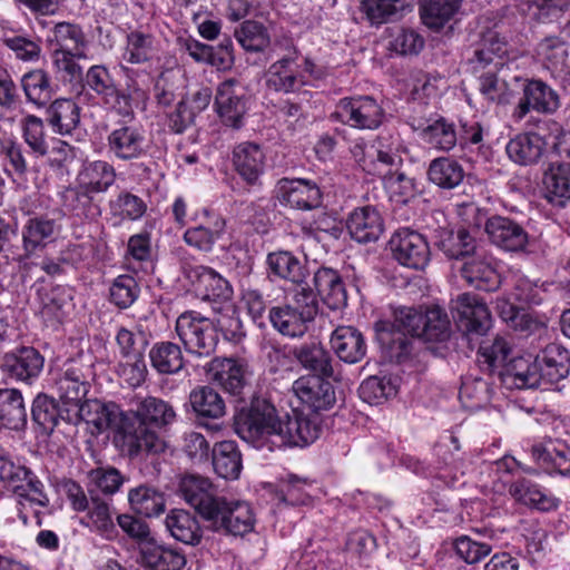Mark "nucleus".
I'll return each mask as SVG.
<instances>
[{
  "instance_id": "f257e3e1",
  "label": "nucleus",
  "mask_w": 570,
  "mask_h": 570,
  "mask_svg": "<svg viewBox=\"0 0 570 570\" xmlns=\"http://www.w3.org/2000/svg\"><path fill=\"white\" fill-rule=\"evenodd\" d=\"M238 436L258 450L274 451L286 446H305L321 433L317 416L294 412L281 415L268 400L255 399L235 416Z\"/></svg>"
},
{
  "instance_id": "f03ea898",
  "label": "nucleus",
  "mask_w": 570,
  "mask_h": 570,
  "mask_svg": "<svg viewBox=\"0 0 570 570\" xmlns=\"http://www.w3.org/2000/svg\"><path fill=\"white\" fill-rule=\"evenodd\" d=\"M175 417L174 409L161 399L137 400L135 410L125 413L119 425L122 446L130 456L164 451L165 442L156 429L173 423Z\"/></svg>"
},
{
  "instance_id": "7ed1b4c3",
  "label": "nucleus",
  "mask_w": 570,
  "mask_h": 570,
  "mask_svg": "<svg viewBox=\"0 0 570 570\" xmlns=\"http://www.w3.org/2000/svg\"><path fill=\"white\" fill-rule=\"evenodd\" d=\"M570 132L566 131L557 121H548L539 128L538 132L519 134L505 146L508 157L520 166L537 164L548 146H551L561 157L570 158V148L567 141Z\"/></svg>"
},
{
  "instance_id": "20e7f679",
  "label": "nucleus",
  "mask_w": 570,
  "mask_h": 570,
  "mask_svg": "<svg viewBox=\"0 0 570 570\" xmlns=\"http://www.w3.org/2000/svg\"><path fill=\"white\" fill-rule=\"evenodd\" d=\"M0 484L17 495L19 518L28 522V510L39 512V508L48 505L49 499L43 484L21 464L14 463L9 456L0 453Z\"/></svg>"
},
{
  "instance_id": "39448f33",
  "label": "nucleus",
  "mask_w": 570,
  "mask_h": 570,
  "mask_svg": "<svg viewBox=\"0 0 570 570\" xmlns=\"http://www.w3.org/2000/svg\"><path fill=\"white\" fill-rule=\"evenodd\" d=\"M294 305L284 304L274 306L268 313L273 327L282 335L301 337L318 313V303L314 292L307 287L296 289L293 297Z\"/></svg>"
},
{
  "instance_id": "423d86ee",
  "label": "nucleus",
  "mask_w": 570,
  "mask_h": 570,
  "mask_svg": "<svg viewBox=\"0 0 570 570\" xmlns=\"http://www.w3.org/2000/svg\"><path fill=\"white\" fill-rule=\"evenodd\" d=\"M324 72L308 58L302 63L295 55H288L273 62L266 71V86L277 92H297L323 78Z\"/></svg>"
},
{
  "instance_id": "0eeeda50",
  "label": "nucleus",
  "mask_w": 570,
  "mask_h": 570,
  "mask_svg": "<svg viewBox=\"0 0 570 570\" xmlns=\"http://www.w3.org/2000/svg\"><path fill=\"white\" fill-rule=\"evenodd\" d=\"M87 86L94 90L102 100L104 105L119 116H131L134 112V101L145 99V91L132 87L128 92L119 90L104 66H92L86 75Z\"/></svg>"
},
{
  "instance_id": "6e6552de",
  "label": "nucleus",
  "mask_w": 570,
  "mask_h": 570,
  "mask_svg": "<svg viewBox=\"0 0 570 570\" xmlns=\"http://www.w3.org/2000/svg\"><path fill=\"white\" fill-rule=\"evenodd\" d=\"M176 333L185 348L198 356H208L217 344L214 323L194 311L178 316Z\"/></svg>"
},
{
  "instance_id": "1a4fd4ad",
  "label": "nucleus",
  "mask_w": 570,
  "mask_h": 570,
  "mask_svg": "<svg viewBox=\"0 0 570 570\" xmlns=\"http://www.w3.org/2000/svg\"><path fill=\"white\" fill-rule=\"evenodd\" d=\"M207 522L214 531L245 535L254 530L256 517L248 502L224 497Z\"/></svg>"
},
{
  "instance_id": "9d476101",
  "label": "nucleus",
  "mask_w": 570,
  "mask_h": 570,
  "mask_svg": "<svg viewBox=\"0 0 570 570\" xmlns=\"http://www.w3.org/2000/svg\"><path fill=\"white\" fill-rule=\"evenodd\" d=\"M56 45V62L59 68L71 76L81 73L80 67L71 58H85L87 40L78 24L70 22L56 23L50 39Z\"/></svg>"
},
{
  "instance_id": "9b49d317",
  "label": "nucleus",
  "mask_w": 570,
  "mask_h": 570,
  "mask_svg": "<svg viewBox=\"0 0 570 570\" xmlns=\"http://www.w3.org/2000/svg\"><path fill=\"white\" fill-rule=\"evenodd\" d=\"M341 122L361 130H375L384 120L382 106L370 96L344 98L336 108Z\"/></svg>"
},
{
  "instance_id": "f8f14e48",
  "label": "nucleus",
  "mask_w": 570,
  "mask_h": 570,
  "mask_svg": "<svg viewBox=\"0 0 570 570\" xmlns=\"http://www.w3.org/2000/svg\"><path fill=\"white\" fill-rule=\"evenodd\" d=\"M393 258L401 265L423 269L430 262V247L425 237L410 228L396 230L390 242Z\"/></svg>"
},
{
  "instance_id": "ddd939ff",
  "label": "nucleus",
  "mask_w": 570,
  "mask_h": 570,
  "mask_svg": "<svg viewBox=\"0 0 570 570\" xmlns=\"http://www.w3.org/2000/svg\"><path fill=\"white\" fill-rule=\"evenodd\" d=\"M452 313L459 327L466 333L484 335L491 327L492 317L485 302L472 293H463L452 299Z\"/></svg>"
},
{
  "instance_id": "4468645a",
  "label": "nucleus",
  "mask_w": 570,
  "mask_h": 570,
  "mask_svg": "<svg viewBox=\"0 0 570 570\" xmlns=\"http://www.w3.org/2000/svg\"><path fill=\"white\" fill-rule=\"evenodd\" d=\"M214 107L225 125L239 128L247 111L244 88L235 79L223 81L217 87Z\"/></svg>"
},
{
  "instance_id": "2eb2a0df",
  "label": "nucleus",
  "mask_w": 570,
  "mask_h": 570,
  "mask_svg": "<svg viewBox=\"0 0 570 570\" xmlns=\"http://www.w3.org/2000/svg\"><path fill=\"white\" fill-rule=\"evenodd\" d=\"M43 366V356L33 347H21L6 353L1 363L3 373L29 385L38 380Z\"/></svg>"
},
{
  "instance_id": "dca6fc26",
  "label": "nucleus",
  "mask_w": 570,
  "mask_h": 570,
  "mask_svg": "<svg viewBox=\"0 0 570 570\" xmlns=\"http://www.w3.org/2000/svg\"><path fill=\"white\" fill-rule=\"evenodd\" d=\"M461 276L469 285L487 292L497 289L501 283L495 259L483 250H475L465 258Z\"/></svg>"
},
{
  "instance_id": "f3484780",
  "label": "nucleus",
  "mask_w": 570,
  "mask_h": 570,
  "mask_svg": "<svg viewBox=\"0 0 570 570\" xmlns=\"http://www.w3.org/2000/svg\"><path fill=\"white\" fill-rule=\"evenodd\" d=\"M185 275L196 296L204 301H229L233 289L229 283L217 272L206 266H190Z\"/></svg>"
},
{
  "instance_id": "a211bd4d",
  "label": "nucleus",
  "mask_w": 570,
  "mask_h": 570,
  "mask_svg": "<svg viewBox=\"0 0 570 570\" xmlns=\"http://www.w3.org/2000/svg\"><path fill=\"white\" fill-rule=\"evenodd\" d=\"M326 376L303 375L294 381L292 385L295 396L313 411L331 409L335 401V391Z\"/></svg>"
},
{
  "instance_id": "6ab92c4d",
  "label": "nucleus",
  "mask_w": 570,
  "mask_h": 570,
  "mask_svg": "<svg viewBox=\"0 0 570 570\" xmlns=\"http://www.w3.org/2000/svg\"><path fill=\"white\" fill-rule=\"evenodd\" d=\"M179 489L185 501L206 521L224 498L215 493V489L207 478L199 475L183 478Z\"/></svg>"
},
{
  "instance_id": "aec40b11",
  "label": "nucleus",
  "mask_w": 570,
  "mask_h": 570,
  "mask_svg": "<svg viewBox=\"0 0 570 570\" xmlns=\"http://www.w3.org/2000/svg\"><path fill=\"white\" fill-rule=\"evenodd\" d=\"M276 195L281 204L296 209H312L321 204L318 186L303 178L281 179L276 186Z\"/></svg>"
},
{
  "instance_id": "412c9836",
  "label": "nucleus",
  "mask_w": 570,
  "mask_h": 570,
  "mask_svg": "<svg viewBox=\"0 0 570 570\" xmlns=\"http://www.w3.org/2000/svg\"><path fill=\"white\" fill-rule=\"evenodd\" d=\"M107 142L109 151L121 160L140 158L147 151L145 132L141 127L135 125H121L112 129Z\"/></svg>"
},
{
  "instance_id": "4be33fe9",
  "label": "nucleus",
  "mask_w": 570,
  "mask_h": 570,
  "mask_svg": "<svg viewBox=\"0 0 570 570\" xmlns=\"http://www.w3.org/2000/svg\"><path fill=\"white\" fill-rule=\"evenodd\" d=\"M534 462L547 473L570 474V446L562 440L548 439L531 449Z\"/></svg>"
},
{
  "instance_id": "5701e85b",
  "label": "nucleus",
  "mask_w": 570,
  "mask_h": 570,
  "mask_svg": "<svg viewBox=\"0 0 570 570\" xmlns=\"http://www.w3.org/2000/svg\"><path fill=\"white\" fill-rule=\"evenodd\" d=\"M485 232L493 244L509 252L523 250L528 245L527 232L519 224L505 217L489 218Z\"/></svg>"
},
{
  "instance_id": "b1692460",
  "label": "nucleus",
  "mask_w": 570,
  "mask_h": 570,
  "mask_svg": "<svg viewBox=\"0 0 570 570\" xmlns=\"http://www.w3.org/2000/svg\"><path fill=\"white\" fill-rule=\"evenodd\" d=\"M79 523L107 540L117 535L114 508L110 501L91 495L89 507L83 511Z\"/></svg>"
},
{
  "instance_id": "393cba45",
  "label": "nucleus",
  "mask_w": 570,
  "mask_h": 570,
  "mask_svg": "<svg viewBox=\"0 0 570 570\" xmlns=\"http://www.w3.org/2000/svg\"><path fill=\"white\" fill-rule=\"evenodd\" d=\"M77 409L79 417L94 426L95 432L101 433L109 428H115L119 432L125 413L115 403L105 404L97 400H87Z\"/></svg>"
},
{
  "instance_id": "a878e982",
  "label": "nucleus",
  "mask_w": 570,
  "mask_h": 570,
  "mask_svg": "<svg viewBox=\"0 0 570 570\" xmlns=\"http://www.w3.org/2000/svg\"><path fill=\"white\" fill-rule=\"evenodd\" d=\"M570 32L566 36H548L535 48L538 60L551 72L561 75L567 71L570 53Z\"/></svg>"
},
{
  "instance_id": "bb28decb",
  "label": "nucleus",
  "mask_w": 570,
  "mask_h": 570,
  "mask_svg": "<svg viewBox=\"0 0 570 570\" xmlns=\"http://www.w3.org/2000/svg\"><path fill=\"white\" fill-rule=\"evenodd\" d=\"M225 227L224 218L205 210L204 220L186 229L184 240L198 250L210 252L216 242L223 237Z\"/></svg>"
},
{
  "instance_id": "cd10ccee",
  "label": "nucleus",
  "mask_w": 570,
  "mask_h": 570,
  "mask_svg": "<svg viewBox=\"0 0 570 570\" xmlns=\"http://www.w3.org/2000/svg\"><path fill=\"white\" fill-rule=\"evenodd\" d=\"M331 346L337 357L348 364H355L366 354L363 334L353 326H338L331 335Z\"/></svg>"
},
{
  "instance_id": "c85d7f7f",
  "label": "nucleus",
  "mask_w": 570,
  "mask_h": 570,
  "mask_svg": "<svg viewBox=\"0 0 570 570\" xmlns=\"http://www.w3.org/2000/svg\"><path fill=\"white\" fill-rule=\"evenodd\" d=\"M558 106V95L542 81L533 80L524 87V97L518 104L514 116L522 119L531 109L551 112Z\"/></svg>"
},
{
  "instance_id": "c756f323",
  "label": "nucleus",
  "mask_w": 570,
  "mask_h": 570,
  "mask_svg": "<svg viewBox=\"0 0 570 570\" xmlns=\"http://www.w3.org/2000/svg\"><path fill=\"white\" fill-rule=\"evenodd\" d=\"M535 360L540 382L556 383L569 373L568 351L559 344H549Z\"/></svg>"
},
{
  "instance_id": "7c9ffc66",
  "label": "nucleus",
  "mask_w": 570,
  "mask_h": 570,
  "mask_svg": "<svg viewBox=\"0 0 570 570\" xmlns=\"http://www.w3.org/2000/svg\"><path fill=\"white\" fill-rule=\"evenodd\" d=\"M140 558L141 564L150 570H181L186 564L183 553L154 541L141 543Z\"/></svg>"
},
{
  "instance_id": "2f4dec72",
  "label": "nucleus",
  "mask_w": 570,
  "mask_h": 570,
  "mask_svg": "<svg viewBox=\"0 0 570 570\" xmlns=\"http://www.w3.org/2000/svg\"><path fill=\"white\" fill-rule=\"evenodd\" d=\"M347 229L356 242L368 243L380 237L383 232V222L375 208L361 207L350 215Z\"/></svg>"
},
{
  "instance_id": "473e14b6",
  "label": "nucleus",
  "mask_w": 570,
  "mask_h": 570,
  "mask_svg": "<svg viewBox=\"0 0 570 570\" xmlns=\"http://www.w3.org/2000/svg\"><path fill=\"white\" fill-rule=\"evenodd\" d=\"M317 295L332 309L346 305L347 295L338 273L332 268L321 267L313 277Z\"/></svg>"
},
{
  "instance_id": "72a5a7b5",
  "label": "nucleus",
  "mask_w": 570,
  "mask_h": 570,
  "mask_svg": "<svg viewBox=\"0 0 570 570\" xmlns=\"http://www.w3.org/2000/svg\"><path fill=\"white\" fill-rule=\"evenodd\" d=\"M233 164L244 180L254 184L264 170L265 156L258 145L242 142L234 148Z\"/></svg>"
},
{
  "instance_id": "f704fd0d",
  "label": "nucleus",
  "mask_w": 570,
  "mask_h": 570,
  "mask_svg": "<svg viewBox=\"0 0 570 570\" xmlns=\"http://www.w3.org/2000/svg\"><path fill=\"white\" fill-rule=\"evenodd\" d=\"M543 190L546 198L557 205L570 200V164L553 161L543 175Z\"/></svg>"
},
{
  "instance_id": "c9c22d12",
  "label": "nucleus",
  "mask_w": 570,
  "mask_h": 570,
  "mask_svg": "<svg viewBox=\"0 0 570 570\" xmlns=\"http://www.w3.org/2000/svg\"><path fill=\"white\" fill-rule=\"evenodd\" d=\"M415 129L424 142L438 150L450 151L458 142L454 124L443 117L431 119L426 125H419Z\"/></svg>"
},
{
  "instance_id": "e433bc0d",
  "label": "nucleus",
  "mask_w": 570,
  "mask_h": 570,
  "mask_svg": "<svg viewBox=\"0 0 570 570\" xmlns=\"http://www.w3.org/2000/svg\"><path fill=\"white\" fill-rule=\"evenodd\" d=\"M213 92L208 87H202L188 94L177 106L173 116L174 128L181 132L188 125L193 124L196 116L203 112L210 104Z\"/></svg>"
},
{
  "instance_id": "4c0bfd02",
  "label": "nucleus",
  "mask_w": 570,
  "mask_h": 570,
  "mask_svg": "<svg viewBox=\"0 0 570 570\" xmlns=\"http://www.w3.org/2000/svg\"><path fill=\"white\" fill-rule=\"evenodd\" d=\"M503 381L518 389L535 387L540 382L537 360L531 355L509 360L504 370L500 372Z\"/></svg>"
},
{
  "instance_id": "58836bf2",
  "label": "nucleus",
  "mask_w": 570,
  "mask_h": 570,
  "mask_svg": "<svg viewBox=\"0 0 570 570\" xmlns=\"http://www.w3.org/2000/svg\"><path fill=\"white\" fill-rule=\"evenodd\" d=\"M268 272L281 279L297 284L306 278V271L301 261L288 250L269 253L266 258Z\"/></svg>"
},
{
  "instance_id": "ea45409f",
  "label": "nucleus",
  "mask_w": 570,
  "mask_h": 570,
  "mask_svg": "<svg viewBox=\"0 0 570 570\" xmlns=\"http://www.w3.org/2000/svg\"><path fill=\"white\" fill-rule=\"evenodd\" d=\"M509 493L517 502L540 511H550L558 507V500L553 495L525 479L513 482Z\"/></svg>"
},
{
  "instance_id": "a19ab883",
  "label": "nucleus",
  "mask_w": 570,
  "mask_h": 570,
  "mask_svg": "<svg viewBox=\"0 0 570 570\" xmlns=\"http://www.w3.org/2000/svg\"><path fill=\"white\" fill-rule=\"evenodd\" d=\"M208 375L226 391L237 393L244 385L245 367L236 360L215 358L209 363Z\"/></svg>"
},
{
  "instance_id": "79ce46f5",
  "label": "nucleus",
  "mask_w": 570,
  "mask_h": 570,
  "mask_svg": "<svg viewBox=\"0 0 570 570\" xmlns=\"http://www.w3.org/2000/svg\"><path fill=\"white\" fill-rule=\"evenodd\" d=\"M115 169L106 161L86 164L78 175L79 188L87 193L106 191L115 181Z\"/></svg>"
},
{
  "instance_id": "37998d69",
  "label": "nucleus",
  "mask_w": 570,
  "mask_h": 570,
  "mask_svg": "<svg viewBox=\"0 0 570 570\" xmlns=\"http://www.w3.org/2000/svg\"><path fill=\"white\" fill-rule=\"evenodd\" d=\"M0 422L11 430H19L26 425L27 410L19 390H0Z\"/></svg>"
},
{
  "instance_id": "c03bdc74",
  "label": "nucleus",
  "mask_w": 570,
  "mask_h": 570,
  "mask_svg": "<svg viewBox=\"0 0 570 570\" xmlns=\"http://www.w3.org/2000/svg\"><path fill=\"white\" fill-rule=\"evenodd\" d=\"M213 466L223 479L236 480L242 471V456L233 441H223L215 444L213 450Z\"/></svg>"
},
{
  "instance_id": "a18cd8bd",
  "label": "nucleus",
  "mask_w": 570,
  "mask_h": 570,
  "mask_svg": "<svg viewBox=\"0 0 570 570\" xmlns=\"http://www.w3.org/2000/svg\"><path fill=\"white\" fill-rule=\"evenodd\" d=\"M439 248L449 258H468L475 252V240L464 227L456 230L443 229L439 234Z\"/></svg>"
},
{
  "instance_id": "49530a36",
  "label": "nucleus",
  "mask_w": 570,
  "mask_h": 570,
  "mask_svg": "<svg viewBox=\"0 0 570 570\" xmlns=\"http://www.w3.org/2000/svg\"><path fill=\"white\" fill-rule=\"evenodd\" d=\"M166 528L178 541L186 544H197L202 538V530L197 519L185 510H173L166 517Z\"/></svg>"
},
{
  "instance_id": "de8ad7c7",
  "label": "nucleus",
  "mask_w": 570,
  "mask_h": 570,
  "mask_svg": "<svg viewBox=\"0 0 570 570\" xmlns=\"http://www.w3.org/2000/svg\"><path fill=\"white\" fill-rule=\"evenodd\" d=\"M451 335V322L446 312L440 306H432L424 312L419 338L428 343L445 342Z\"/></svg>"
},
{
  "instance_id": "09e8293b",
  "label": "nucleus",
  "mask_w": 570,
  "mask_h": 570,
  "mask_svg": "<svg viewBox=\"0 0 570 570\" xmlns=\"http://www.w3.org/2000/svg\"><path fill=\"white\" fill-rule=\"evenodd\" d=\"M507 53L508 43L497 32L490 31L483 36L480 47L474 52V57L479 66L493 65L495 71L502 72L505 67L503 58Z\"/></svg>"
},
{
  "instance_id": "8fccbe9b",
  "label": "nucleus",
  "mask_w": 570,
  "mask_h": 570,
  "mask_svg": "<svg viewBox=\"0 0 570 570\" xmlns=\"http://www.w3.org/2000/svg\"><path fill=\"white\" fill-rule=\"evenodd\" d=\"M428 176L431 183L444 189L459 186L464 178L462 166L449 157H440L431 161Z\"/></svg>"
},
{
  "instance_id": "3c124183",
  "label": "nucleus",
  "mask_w": 570,
  "mask_h": 570,
  "mask_svg": "<svg viewBox=\"0 0 570 570\" xmlns=\"http://www.w3.org/2000/svg\"><path fill=\"white\" fill-rule=\"evenodd\" d=\"M294 356L304 368L314 372V375L326 377L333 375L331 356L321 344H303L294 351Z\"/></svg>"
},
{
  "instance_id": "603ef678",
  "label": "nucleus",
  "mask_w": 570,
  "mask_h": 570,
  "mask_svg": "<svg viewBox=\"0 0 570 570\" xmlns=\"http://www.w3.org/2000/svg\"><path fill=\"white\" fill-rule=\"evenodd\" d=\"M49 122L60 135L70 134L79 124L80 114L78 105L71 99H57L49 109Z\"/></svg>"
},
{
  "instance_id": "864d4df0",
  "label": "nucleus",
  "mask_w": 570,
  "mask_h": 570,
  "mask_svg": "<svg viewBox=\"0 0 570 570\" xmlns=\"http://www.w3.org/2000/svg\"><path fill=\"white\" fill-rule=\"evenodd\" d=\"M130 508L138 514L150 518L165 510L164 495L154 488L139 485L128 492Z\"/></svg>"
},
{
  "instance_id": "5fc2aeb1",
  "label": "nucleus",
  "mask_w": 570,
  "mask_h": 570,
  "mask_svg": "<svg viewBox=\"0 0 570 570\" xmlns=\"http://www.w3.org/2000/svg\"><path fill=\"white\" fill-rule=\"evenodd\" d=\"M461 0H423V23L431 29H441L458 12Z\"/></svg>"
},
{
  "instance_id": "6e6d98bb",
  "label": "nucleus",
  "mask_w": 570,
  "mask_h": 570,
  "mask_svg": "<svg viewBox=\"0 0 570 570\" xmlns=\"http://www.w3.org/2000/svg\"><path fill=\"white\" fill-rule=\"evenodd\" d=\"M56 223L53 219L35 217L30 218L22 230L23 248L27 253H33L36 249L46 246L53 237Z\"/></svg>"
},
{
  "instance_id": "4d7b16f0",
  "label": "nucleus",
  "mask_w": 570,
  "mask_h": 570,
  "mask_svg": "<svg viewBox=\"0 0 570 570\" xmlns=\"http://www.w3.org/2000/svg\"><path fill=\"white\" fill-rule=\"evenodd\" d=\"M153 367L161 374L177 373L183 367V355L178 345L170 342L155 344L149 351Z\"/></svg>"
},
{
  "instance_id": "13d9d810",
  "label": "nucleus",
  "mask_w": 570,
  "mask_h": 570,
  "mask_svg": "<svg viewBox=\"0 0 570 570\" xmlns=\"http://www.w3.org/2000/svg\"><path fill=\"white\" fill-rule=\"evenodd\" d=\"M59 397L65 404L78 407L87 395V384L82 381L79 370L70 367L56 382Z\"/></svg>"
},
{
  "instance_id": "bf43d9fd",
  "label": "nucleus",
  "mask_w": 570,
  "mask_h": 570,
  "mask_svg": "<svg viewBox=\"0 0 570 570\" xmlns=\"http://www.w3.org/2000/svg\"><path fill=\"white\" fill-rule=\"evenodd\" d=\"M363 7L373 23L396 19L412 10L411 0H365Z\"/></svg>"
},
{
  "instance_id": "052dcab7",
  "label": "nucleus",
  "mask_w": 570,
  "mask_h": 570,
  "mask_svg": "<svg viewBox=\"0 0 570 570\" xmlns=\"http://www.w3.org/2000/svg\"><path fill=\"white\" fill-rule=\"evenodd\" d=\"M373 153L375 159L373 173L385 175L383 168L396 167L402 163L399 137L392 135L379 136Z\"/></svg>"
},
{
  "instance_id": "680f3d73",
  "label": "nucleus",
  "mask_w": 570,
  "mask_h": 570,
  "mask_svg": "<svg viewBox=\"0 0 570 570\" xmlns=\"http://www.w3.org/2000/svg\"><path fill=\"white\" fill-rule=\"evenodd\" d=\"M194 411L202 416L218 419L225 414V403L213 389L203 386L194 390L189 396Z\"/></svg>"
},
{
  "instance_id": "e2e57ef3",
  "label": "nucleus",
  "mask_w": 570,
  "mask_h": 570,
  "mask_svg": "<svg viewBox=\"0 0 570 570\" xmlns=\"http://www.w3.org/2000/svg\"><path fill=\"white\" fill-rule=\"evenodd\" d=\"M358 392L365 402L370 404L381 403L397 393V382L396 379L391 376H370L362 382Z\"/></svg>"
},
{
  "instance_id": "0e129e2a",
  "label": "nucleus",
  "mask_w": 570,
  "mask_h": 570,
  "mask_svg": "<svg viewBox=\"0 0 570 570\" xmlns=\"http://www.w3.org/2000/svg\"><path fill=\"white\" fill-rule=\"evenodd\" d=\"M21 85L27 99L32 104L42 106L50 99V82L43 70L36 69L27 72L21 79Z\"/></svg>"
},
{
  "instance_id": "69168bd1",
  "label": "nucleus",
  "mask_w": 570,
  "mask_h": 570,
  "mask_svg": "<svg viewBox=\"0 0 570 570\" xmlns=\"http://www.w3.org/2000/svg\"><path fill=\"white\" fill-rule=\"evenodd\" d=\"M459 396L466 409H482L491 399L489 384L482 379H466L461 385Z\"/></svg>"
},
{
  "instance_id": "338daca9",
  "label": "nucleus",
  "mask_w": 570,
  "mask_h": 570,
  "mask_svg": "<svg viewBox=\"0 0 570 570\" xmlns=\"http://www.w3.org/2000/svg\"><path fill=\"white\" fill-rule=\"evenodd\" d=\"M389 37V49L399 55H417L424 46L423 38L411 29L390 28Z\"/></svg>"
},
{
  "instance_id": "774afa93",
  "label": "nucleus",
  "mask_w": 570,
  "mask_h": 570,
  "mask_svg": "<svg viewBox=\"0 0 570 570\" xmlns=\"http://www.w3.org/2000/svg\"><path fill=\"white\" fill-rule=\"evenodd\" d=\"M22 137L29 148L37 156H45L48 153V142L45 134L43 121L33 115L23 117L20 121Z\"/></svg>"
}]
</instances>
